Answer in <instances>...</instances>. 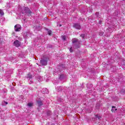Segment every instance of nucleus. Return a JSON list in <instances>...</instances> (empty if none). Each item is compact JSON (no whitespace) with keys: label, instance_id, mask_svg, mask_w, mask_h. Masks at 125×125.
<instances>
[{"label":"nucleus","instance_id":"1","mask_svg":"<svg viewBox=\"0 0 125 125\" xmlns=\"http://www.w3.org/2000/svg\"><path fill=\"white\" fill-rule=\"evenodd\" d=\"M73 43V46L74 48H80V41L78 39H74L72 40Z\"/></svg>","mask_w":125,"mask_h":125},{"label":"nucleus","instance_id":"2","mask_svg":"<svg viewBox=\"0 0 125 125\" xmlns=\"http://www.w3.org/2000/svg\"><path fill=\"white\" fill-rule=\"evenodd\" d=\"M40 63L42 66L47 65V58H44L41 61Z\"/></svg>","mask_w":125,"mask_h":125},{"label":"nucleus","instance_id":"3","mask_svg":"<svg viewBox=\"0 0 125 125\" xmlns=\"http://www.w3.org/2000/svg\"><path fill=\"white\" fill-rule=\"evenodd\" d=\"M21 27L19 24H17L15 26V32H20L21 31Z\"/></svg>","mask_w":125,"mask_h":125},{"label":"nucleus","instance_id":"4","mask_svg":"<svg viewBox=\"0 0 125 125\" xmlns=\"http://www.w3.org/2000/svg\"><path fill=\"white\" fill-rule=\"evenodd\" d=\"M14 44L16 47H19V46H21V42H19L18 40H16L14 42Z\"/></svg>","mask_w":125,"mask_h":125},{"label":"nucleus","instance_id":"5","mask_svg":"<svg viewBox=\"0 0 125 125\" xmlns=\"http://www.w3.org/2000/svg\"><path fill=\"white\" fill-rule=\"evenodd\" d=\"M73 27L75 28V29H77V30H81L82 28L80 23H74L73 25Z\"/></svg>","mask_w":125,"mask_h":125},{"label":"nucleus","instance_id":"6","mask_svg":"<svg viewBox=\"0 0 125 125\" xmlns=\"http://www.w3.org/2000/svg\"><path fill=\"white\" fill-rule=\"evenodd\" d=\"M24 12L25 13H28V14H31V13H32V12L28 7H24Z\"/></svg>","mask_w":125,"mask_h":125},{"label":"nucleus","instance_id":"7","mask_svg":"<svg viewBox=\"0 0 125 125\" xmlns=\"http://www.w3.org/2000/svg\"><path fill=\"white\" fill-rule=\"evenodd\" d=\"M111 111L113 113H115L116 112V111H117V108H116V106H113L112 107V109Z\"/></svg>","mask_w":125,"mask_h":125},{"label":"nucleus","instance_id":"8","mask_svg":"<svg viewBox=\"0 0 125 125\" xmlns=\"http://www.w3.org/2000/svg\"><path fill=\"white\" fill-rule=\"evenodd\" d=\"M37 102L39 106H42V102L41 101H37Z\"/></svg>","mask_w":125,"mask_h":125},{"label":"nucleus","instance_id":"9","mask_svg":"<svg viewBox=\"0 0 125 125\" xmlns=\"http://www.w3.org/2000/svg\"><path fill=\"white\" fill-rule=\"evenodd\" d=\"M32 75H31V74H28L27 75V79H28V80H30L32 79Z\"/></svg>","mask_w":125,"mask_h":125},{"label":"nucleus","instance_id":"10","mask_svg":"<svg viewBox=\"0 0 125 125\" xmlns=\"http://www.w3.org/2000/svg\"><path fill=\"white\" fill-rule=\"evenodd\" d=\"M96 16L98 18H101V16L99 15V12H96Z\"/></svg>","mask_w":125,"mask_h":125},{"label":"nucleus","instance_id":"11","mask_svg":"<svg viewBox=\"0 0 125 125\" xmlns=\"http://www.w3.org/2000/svg\"><path fill=\"white\" fill-rule=\"evenodd\" d=\"M64 75L62 74L60 76V80H62L63 79H64Z\"/></svg>","mask_w":125,"mask_h":125},{"label":"nucleus","instance_id":"12","mask_svg":"<svg viewBox=\"0 0 125 125\" xmlns=\"http://www.w3.org/2000/svg\"><path fill=\"white\" fill-rule=\"evenodd\" d=\"M4 15V13H3V11L2 10L0 9V15L2 16Z\"/></svg>","mask_w":125,"mask_h":125},{"label":"nucleus","instance_id":"13","mask_svg":"<svg viewBox=\"0 0 125 125\" xmlns=\"http://www.w3.org/2000/svg\"><path fill=\"white\" fill-rule=\"evenodd\" d=\"M8 103L7 102L4 101L2 102V105H7Z\"/></svg>","mask_w":125,"mask_h":125},{"label":"nucleus","instance_id":"14","mask_svg":"<svg viewBox=\"0 0 125 125\" xmlns=\"http://www.w3.org/2000/svg\"><path fill=\"white\" fill-rule=\"evenodd\" d=\"M51 30H48V34L49 36H51Z\"/></svg>","mask_w":125,"mask_h":125},{"label":"nucleus","instance_id":"15","mask_svg":"<svg viewBox=\"0 0 125 125\" xmlns=\"http://www.w3.org/2000/svg\"><path fill=\"white\" fill-rule=\"evenodd\" d=\"M27 106H28L29 107H32V106H33V104H32V103H28L27 104Z\"/></svg>","mask_w":125,"mask_h":125},{"label":"nucleus","instance_id":"16","mask_svg":"<svg viewBox=\"0 0 125 125\" xmlns=\"http://www.w3.org/2000/svg\"><path fill=\"white\" fill-rule=\"evenodd\" d=\"M62 39L63 40V41H66V36H62Z\"/></svg>","mask_w":125,"mask_h":125},{"label":"nucleus","instance_id":"17","mask_svg":"<svg viewBox=\"0 0 125 125\" xmlns=\"http://www.w3.org/2000/svg\"><path fill=\"white\" fill-rule=\"evenodd\" d=\"M60 90H62V87H58V91H60Z\"/></svg>","mask_w":125,"mask_h":125},{"label":"nucleus","instance_id":"18","mask_svg":"<svg viewBox=\"0 0 125 125\" xmlns=\"http://www.w3.org/2000/svg\"><path fill=\"white\" fill-rule=\"evenodd\" d=\"M81 37L82 38H83V39H84V34H81Z\"/></svg>","mask_w":125,"mask_h":125},{"label":"nucleus","instance_id":"19","mask_svg":"<svg viewBox=\"0 0 125 125\" xmlns=\"http://www.w3.org/2000/svg\"><path fill=\"white\" fill-rule=\"evenodd\" d=\"M50 113H51V111H49L47 112V115H48V116H49V115H50Z\"/></svg>","mask_w":125,"mask_h":125},{"label":"nucleus","instance_id":"20","mask_svg":"<svg viewBox=\"0 0 125 125\" xmlns=\"http://www.w3.org/2000/svg\"><path fill=\"white\" fill-rule=\"evenodd\" d=\"M70 52H73V50L72 49V47H71L70 49Z\"/></svg>","mask_w":125,"mask_h":125},{"label":"nucleus","instance_id":"21","mask_svg":"<svg viewBox=\"0 0 125 125\" xmlns=\"http://www.w3.org/2000/svg\"><path fill=\"white\" fill-rule=\"evenodd\" d=\"M96 118H97V119H98L99 120L101 119V117L100 116H97Z\"/></svg>","mask_w":125,"mask_h":125},{"label":"nucleus","instance_id":"22","mask_svg":"<svg viewBox=\"0 0 125 125\" xmlns=\"http://www.w3.org/2000/svg\"><path fill=\"white\" fill-rule=\"evenodd\" d=\"M99 23V24H102V21H100Z\"/></svg>","mask_w":125,"mask_h":125},{"label":"nucleus","instance_id":"23","mask_svg":"<svg viewBox=\"0 0 125 125\" xmlns=\"http://www.w3.org/2000/svg\"><path fill=\"white\" fill-rule=\"evenodd\" d=\"M103 34V32H102L101 34H100V35L101 36Z\"/></svg>","mask_w":125,"mask_h":125},{"label":"nucleus","instance_id":"24","mask_svg":"<svg viewBox=\"0 0 125 125\" xmlns=\"http://www.w3.org/2000/svg\"><path fill=\"white\" fill-rule=\"evenodd\" d=\"M33 83V82L31 81L30 83Z\"/></svg>","mask_w":125,"mask_h":125},{"label":"nucleus","instance_id":"25","mask_svg":"<svg viewBox=\"0 0 125 125\" xmlns=\"http://www.w3.org/2000/svg\"><path fill=\"white\" fill-rule=\"evenodd\" d=\"M61 26H62V25L60 24V27H61Z\"/></svg>","mask_w":125,"mask_h":125},{"label":"nucleus","instance_id":"26","mask_svg":"<svg viewBox=\"0 0 125 125\" xmlns=\"http://www.w3.org/2000/svg\"><path fill=\"white\" fill-rule=\"evenodd\" d=\"M57 26H59V24H58Z\"/></svg>","mask_w":125,"mask_h":125}]
</instances>
